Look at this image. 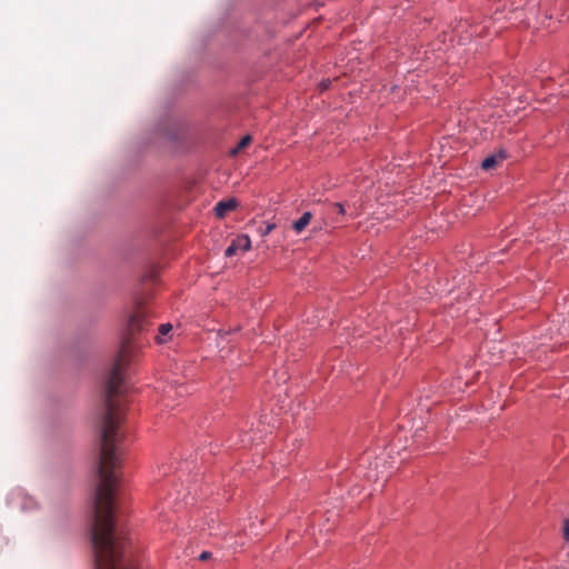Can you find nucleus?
<instances>
[{"instance_id": "10", "label": "nucleus", "mask_w": 569, "mask_h": 569, "mask_svg": "<svg viewBox=\"0 0 569 569\" xmlns=\"http://www.w3.org/2000/svg\"><path fill=\"white\" fill-rule=\"evenodd\" d=\"M276 228V224L274 223H268L266 227H261L259 228V233L262 236V237H266L268 236L272 230H274Z\"/></svg>"}, {"instance_id": "5", "label": "nucleus", "mask_w": 569, "mask_h": 569, "mask_svg": "<svg viewBox=\"0 0 569 569\" xmlns=\"http://www.w3.org/2000/svg\"><path fill=\"white\" fill-rule=\"evenodd\" d=\"M164 399H171L174 395L182 396L184 392H187V388L182 385L179 387H174L173 385L168 386L163 391Z\"/></svg>"}, {"instance_id": "12", "label": "nucleus", "mask_w": 569, "mask_h": 569, "mask_svg": "<svg viewBox=\"0 0 569 569\" xmlns=\"http://www.w3.org/2000/svg\"><path fill=\"white\" fill-rule=\"evenodd\" d=\"M238 250L237 243L232 241V243L226 249V256L231 257Z\"/></svg>"}, {"instance_id": "14", "label": "nucleus", "mask_w": 569, "mask_h": 569, "mask_svg": "<svg viewBox=\"0 0 569 569\" xmlns=\"http://www.w3.org/2000/svg\"><path fill=\"white\" fill-rule=\"evenodd\" d=\"M333 207L337 209L338 213H340V214L345 213V208L341 203L337 202L333 204Z\"/></svg>"}, {"instance_id": "7", "label": "nucleus", "mask_w": 569, "mask_h": 569, "mask_svg": "<svg viewBox=\"0 0 569 569\" xmlns=\"http://www.w3.org/2000/svg\"><path fill=\"white\" fill-rule=\"evenodd\" d=\"M233 241L237 243L238 249L241 248L243 251H248L251 248V241L248 236L238 237Z\"/></svg>"}, {"instance_id": "13", "label": "nucleus", "mask_w": 569, "mask_h": 569, "mask_svg": "<svg viewBox=\"0 0 569 569\" xmlns=\"http://www.w3.org/2000/svg\"><path fill=\"white\" fill-rule=\"evenodd\" d=\"M210 558H211V552H209V551H203L199 556V560H201V561H206Z\"/></svg>"}, {"instance_id": "8", "label": "nucleus", "mask_w": 569, "mask_h": 569, "mask_svg": "<svg viewBox=\"0 0 569 569\" xmlns=\"http://www.w3.org/2000/svg\"><path fill=\"white\" fill-rule=\"evenodd\" d=\"M172 330V325L171 323H162L160 327H159V336L157 337L158 339V342L159 343H162L166 341L164 337Z\"/></svg>"}, {"instance_id": "1", "label": "nucleus", "mask_w": 569, "mask_h": 569, "mask_svg": "<svg viewBox=\"0 0 569 569\" xmlns=\"http://www.w3.org/2000/svg\"><path fill=\"white\" fill-rule=\"evenodd\" d=\"M122 421L120 398H104L100 428L99 483L93 503L91 540L94 550L96 569H136L126 557V533L116 523L114 488L120 465L118 432Z\"/></svg>"}, {"instance_id": "3", "label": "nucleus", "mask_w": 569, "mask_h": 569, "mask_svg": "<svg viewBox=\"0 0 569 569\" xmlns=\"http://www.w3.org/2000/svg\"><path fill=\"white\" fill-rule=\"evenodd\" d=\"M144 311L139 310L137 313H134L129 321V330L131 333L142 330L143 329V318H144Z\"/></svg>"}, {"instance_id": "15", "label": "nucleus", "mask_w": 569, "mask_h": 569, "mask_svg": "<svg viewBox=\"0 0 569 569\" xmlns=\"http://www.w3.org/2000/svg\"><path fill=\"white\" fill-rule=\"evenodd\" d=\"M329 84H330V80H326V81H322L320 83V87H321V90H326L329 88Z\"/></svg>"}, {"instance_id": "4", "label": "nucleus", "mask_w": 569, "mask_h": 569, "mask_svg": "<svg viewBox=\"0 0 569 569\" xmlns=\"http://www.w3.org/2000/svg\"><path fill=\"white\" fill-rule=\"evenodd\" d=\"M311 218V212H305L297 221L293 222V230L297 233H300L310 223Z\"/></svg>"}, {"instance_id": "9", "label": "nucleus", "mask_w": 569, "mask_h": 569, "mask_svg": "<svg viewBox=\"0 0 569 569\" xmlns=\"http://www.w3.org/2000/svg\"><path fill=\"white\" fill-rule=\"evenodd\" d=\"M251 142V137L250 136H244L240 141L239 143L237 144V147L234 149H232L231 151V154L234 156L237 154L238 152H240L242 149H244L246 147H248Z\"/></svg>"}, {"instance_id": "6", "label": "nucleus", "mask_w": 569, "mask_h": 569, "mask_svg": "<svg viewBox=\"0 0 569 569\" xmlns=\"http://www.w3.org/2000/svg\"><path fill=\"white\" fill-rule=\"evenodd\" d=\"M505 159V154H499V156H490V157H487L482 163H481V167L482 169L485 170H490V169H493L496 167V164L498 163V161Z\"/></svg>"}, {"instance_id": "11", "label": "nucleus", "mask_w": 569, "mask_h": 569, "mask_svg": "<svg viewBox=\"0 0 569 569\" xmlns=\"http://www.w3.org/2000/svg\"><path fill=\"white\" fill-rule=\"evenodd\" d=\"M562 536L566 541H569V519H566L563 522Z\"/></svg>"}, {"instance_id": "2", "label": "nucleus", "mask_w": 569, "mask_h": 569, "mask_svg": "<svg viewBox=\"0 0 569 569\" xmlns=\"http://www.w3.org/2000/svg\"><path fill=\"white\" fill-rule=\"evenodd\" d=\"M238 206V202L236 199H228L223 201H219L214 207V212L217 217L223 218L228 212L236 209Z\"/></svg>"}]
</instances>
